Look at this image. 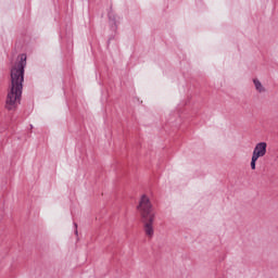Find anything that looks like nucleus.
<instances>
[{"instance_id":"obj_2","label":"nucleus","mask_w":278,"mask_h":278,"mask_svg":"<svg viewBox=\"0 0 278 278\" xmlns=\"http://www.w3.org/2000/svg\"><path fill=\"white\" fill-rule=\"evenodd\" d=\"M138 212L140 213L141 220L144 224L146 236L153 238V220H155V213H153V205L149 197L142 195L137 206Z\"/></svg>"},{"instance_id":"obj_1","label":"nucleus","mask_w":278,"mask_h":278,"mask_svg":"<svg viewBox=\"0 0 278 278\" xmlns=\"http://www.w3.org/2000/svg\"><path fill=\"white\" fill-rule=\"evenodd\" d=\"M25 66H27V54L18 55V61L10 70V84L5 101V108L9 111L21 105L23 97V81H25Z\"/></svg>"},{"instance_id":"obj_3","label":"nucleus","mask_w":278,"mask_h":278,"mask_svg":"<svg viewBox=\"0 0 278 278\" xmlns=\"http://www.w3.org/2000/svg\"><path fill=\"white\" fill-rule=\"evenodd\" d=\"M266 147H268L266 142L257 143L253 150L252 157H256L257 160L264 157V155H266Z\"/></svg>"},{"instance_id":"obj_6","label":"nucleus","mask_w":278,"mask_h":278,"mask_svg":"<svg viewBox=\"0 0 278 278\" xmlns=\"http://www.w3.org/2000/svg\"><path fill=\"white\" fill-rule=\"evenodd\" d=\"M74 227H75V236H78L79 231L77 230V223H74Z\"/></svg>"},{"instance_id":"obj_4","label":"nucleus","mask_w":278,"mask_h":278,"mask_svg":"<svg viewBox=\"0 0 278 278\" xmlns=\"http://www.w3.org/2000/svg\"><path fill=\"white\" fill-rule=\"evenodd\" d=\"M253 84L255 86V90H257L260 93L266 92V88L264 87V85H262V81H260V79L254 78Z\"/></svg>"},{"instance_id":"obj_5","label":"nucleus","mask_w":278,"mask_h":278,"mask_svg":"<svg viewBox=\"0 0 278 278\" xmlns=\"http://www.w3.org/2000/svg\"><path fill=\"white\" fill-rule=\"evenodd\" d=\"M257 162V159L255 156H252V161H251V168L252 170H255V163Z\"/></svg>"}]
</instances>
